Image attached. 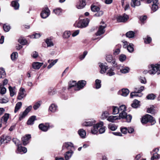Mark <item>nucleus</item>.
Segmentation results:
<instances>
[{"instance_id": "3c124183", "label": "nucleus", "mask_w": 160, "mask_h": 160, "mask_svg": "<svg viewBox=\"0 0 160 160\" xmlns=\"http://www.w3.org/2000/svg\"><path fill=\"white\" fill-rule=\"evenodd\" d=\"M18 57V53L17 52H14L11 55V58L12 60H15Z\"/></svg>"}, {"instance_id": "58836bf2", "label": "nucleus", "mask_w": 160, "mask_h": 160, "mask_svg": "<svg viewBox=\"0 0 160 160\" xmlns=\"http://www.w3.org/2000/svg\"><path fill=\"white\" fill-rule=\"evenodd\" d=\"M53 12L57 15H59L62 12V9L60 8H57L54 9Z\"/></svg>"}, {"instance_id": "a878e982", "label": "nucleus", "mask_w": 160, "mask_h": 160, "mask_svg": "<svg viewBox=\"0 0 160 160\" xmlns=\"http://www.w3.org/2000/svg\"><path fill=\"white\" fill-rule=\"evenodd\" d=\"M9 114L7 113H5L1 118V120L2 123L5 124L6 123L9 118Z\"/></svg>"}, {"instance_id": "9d476101", "label": "nucleus", "mask_w": 160, "mask_h": 160, "mask_svg": "<svg viewBox=\"0 0 160 160\" xmlns=\"http://www.w3.org/2000/svg\"><path fill=\"white\" fill-rule=\"evenodd\" d=\"M129 18L128 15L125 14L122 16H119L117 17L116 19L118 22H126Z\"/></svg>"}, {"instance_id": "ddd939ff", "label": "nucleus", "mask_w": 160, "mask_h": 160, "mask_svg": "<svg viewBox=\"0 0 160 160\" xmlns=\"http://www.w3.org/2000/svg\"><path fill=\"white\" fill-rule=\"evenodd\" d=\"M74 148L73 144L70 142H65L63 143L62 146V149L66 148L68 150H71L72 148Z\"/></svg>"}, {"instance_id": "f3484780", "label": "nucleus", "mask_w": 160, "mask_h": 160, "mask_svg": "<svg viewBox=\"0 0 160 160\" xmlns=\"http://www.w3.org/2000/svg\"><path fill=\"white\" fill-rule=\"evenodd\" d=\"M99 67L101 68L100 70V72L102 74L105 73L106 71V70L108 69V66L104 65V64L102 63H100L99 64Z\"/></svg>"}, {"instance_id": "bf43d9fd", "label": "nucleus", "mask_w": 160, "mask_h": 160, "mask_svg": "<svg viewBox=\"0 0 160 160\" xmlns=\"http://www.w3.org/2000/svg\"><path fill=\"white\" fill-rule=\"evenodd\" d=\"M158 8V6L157 4H153L152 5L151 9L153 12H154L157 10Z\"/></svg>"}, {"instance_id": "f03ea898", "label": "nucleus", "mask_w": 160, "mask_h": 160, "mask_svg": "<svg viewBox=\"0 0 160 160\" xmlns=\"http://www.w3.org/2000/svg\"><path fill=\"white\" fill-rule=\"evenodd\" d=\"M148 73L150 74H160V63L155 64H152L148 66Z\"/></svg>"}, {"instance_id": "a211bd4d", "label": "nucleus", "mask_w": 160, "mask_h": 160, "mask_svg": "<svg viewBox=\"0 0 160 160\" xmlns=\"http://www.w3.org/2000/svg\"><path fill=\"white\" fill-rule=\"evenodd\" d=\"M31 138V135L28 134L22 138V140L24 145H26L28 143V141Z\"/></svg>"}, {"instance_id": "e433bc0d", "label": "nucleus", "mask_w": 160, "mask_h": 160, "mask_svg": "<svg viewBox=\"0 0 160 160\" xmlns=\"http://www.w3.org/2000/svg\"><path fill=\"white\" fill-rule=\"evenodd\" d=\"M22 106V103L21 102H18L16 105L15 110H14V112L16 113L21 108V106Z\"/></svg>"}, {"instance_id": "f257e3e1", "label": "nucleus", "mask_w": 160, "mask_h": 160, "mask_svg": "<svg viewBox=\"0 0 160 160\" xmlns=\"http://www.w3.org/2000/svg\"><path fill=\"white\" fill-rule=\"evenodd\" d=\"M86 84V81H78L77 82L76 81H70L69 82L68 88L69 89L74 87L75 90H78L83 87Z\"/></svg>"}, {"instance_id": "5701e85b", "label": "nucleus", "mask_w": 160, "mask_h": 160, "mask_svg": "<svg viewBox=\"0 0 160 160\" xmlns=\"http://www.w3.org/2000/svg\"><path fill=\"white\" fill-rule=\"evenodd\" d=\"M135 91L134 92H132L130 93V97L131 98H133L134 97H141L142 95V93H139L137 91V88H135Z\"/></svg>"}, {"instance_id": "20e7f679", "label": "nucleus", "mask_w": 160, "mask_h": 160, "mask_svg": "<svg viewBox=\"0 0 160 160\" xmlns=\"http://www.w3.org/2000/svg\"><path fill=\"white\" fill-rule=\"evenodd\" d=\"M141 121L142 123H146L149 122L152 125L154 124L156 122V121L153 117L149 114H147L143 117Z\"/></svg>"}, {"instance_id": "e2e57ef3", "label": "nucleus", "mask_w": 160, "mask_h": 160, "mask_svg": "<svg viewBox=\"0 0 160 160\" xmlns=\"http://www.w3.org/2000/svg\"><path fill=\"white\" fill-rule=\"evenodd\" d=\"M9 101V99L7 98H3L0 99V102L1 103H6Z\"/></svg>"}, {"instance_id": "6ab92c4d", "label": "nucleus", "mask_w": 160, "mask_h": 160, "mask_svg": "<svg viewBox=\"0 0 160 160\" xmlns=\"http://www.w3.org/2000/svg\"><path fill=\"white\" fill-rule=\"evenodd\" d=\"M141 5L139 0H131V6L133 8H135L136 6H138Z\"/></svg>"}, {"instance_id": "4c0bfd02", "label": "nucleus", "mask_w": 160, "mask_h": 160, "mask_svg": "<svg viewBox=\"0 0 160 160\" xmlns=\"http://www.w3.org/2000/svg\"><path fill=\"white\" fill-rule=\"evenodd\" d=\"M112 114H117L119 113V108L117 106H113L112 107Z\"/></svg>"}, {"instance_id": "79ce46f5", "label": "nucleus", "mask_w": 160, "mask_h": 160, "mask_svg": "<svg viewBox=\"0 0 160 160\" xmlns=\"http://www.w3.org/2000/svg\"><path fill=\"white\" fill-rule=\"evenodd\" d=\"M139 102L137 100H135L132 104V106L134 108H138L139 105Z\"/></svg>"}, {"instance_id": "13d9d810", "label": "nucleus", "mask_w": 160, "mask_h": 160, "mask_svg": "<svg viewBox=\"0 0 160 160\" xmlns=\"http://www.w3.org/2000/svg\"><path fill=\"white\" fill-rule=\"evenodd\" d=\"M126 57L125 55L124 54H121L119 57V60L121 62H123L126 60Z\"/></svg>"}, {"instance_id": "473e14b6", "label": "nucleus", "mask_w": 160, "mask_h": 160, "mask_svg": "<svg viewBox=\"0 0 160 160\" xmlns=\"http://www.w3.org/2000/svg\"><path fill=\"white\" fill-rule=\"evenodd\" d=\"M78 133L79 136L82 138H84L86 135L85 131L82 129H81L78 131Z\"/></svg>"}, {"instance_id": "2f4dec72", "label": "nucleus", "mask_w": 160, "mask_h": 160, "mask_svg": "<svg viewBox=\"0 0 160 160\" xmlns=\"http://www.w3.org/2000/svg\"><path fill=\"white\" fill-rule=\"evenodd\" d=\"M6 73L4 68H0V79H4L6 77Z\"/></svg>"}, {"instance_id": "c756f323", "label": "nucleus", "mask_w": 160, "mask_h": 160, "mask_svg": "<svg viewBox=\"0 0 160 160\" xmlns=\"http://www.w3.org/2000/svg\"><path fill=\"white\" fill-rule=\"evenodd\" d=\"M9 89L11 96L13 97L16 94L15 88V87H12L11 86H9Z\"/></svg>"}, {"instance_id": "9b49d317", "label": "nucleus", "mask_w": 160, "mask_h": 160, "mask_svg": "<svg viewBox=\"0 0 160 160\" xmlns=\"http://www.w3.org/2000/svg\"><path fill=\"white\" fill-rule=\"evenodd\" d=\"M25 89L23 88H21L20 89L17 98L19 100H22V99L26 95V94L25 93Z\"/></svg>"}, {"instance_id": "a18cd8bd", "label": "nucleus", "mask_w": 160, "mask_h": 160, "mask_svg": "<svg viewBox=\"0 0 160 160\" xmlns=\"http://www.w3.org/2000/svg\"><path fill=\"white\" fill-rule=\"evenodd\" d=\"M108 70L107 74L109 76H112L115 74V73L113 72V70L112 68H109Z\"/></svg>"}, {"instance_id": "7ed1b4c3", "label": "nucleus", "mask_w": 160, "mask_h": 160, "mask_svg": "<svg viewBox=\"0 0 160 160\" xmlns=\"http://www.w3.org/2000/svg\"><path fill=\"white\" fill-rule=\"evenodd\" d=\"M89 22V20L88 18L80 20L78 22H76L74 25L76 27L79 28H84L86 27Z\"/></svg>"}, {"instance_id": "338daca9", "label": "nucleus", "mask_w": 160, "mask_h": 160, "mask_svg": "<svg viewBox=\"0 0 160 160\" xmlns=\"http://www.w3.org/2000/svg\"><path fill=\"white\" fill-rule=\"evenodd\" d=\"M41 36L40 33H36L32 35L31 38H37L40 37Z\"/></svg>"}, {"instance_id": "37998d69", "label": "nucleus", "mask_w": 160, "mask_h": 160, "mask_svg": "<svg viewBox=\"0 0 160 160\" xmlns=\"http://www.w3.org/2000/svg\"><path fill=\"white\" fill-rule=\"evenodd\" d=\"M134 45L132 43H129L128 45V46L127 48V50L129 52H132L134 51V48H133Z\"/></svg>"}, {"instance_id": "39448f33", "label": "nucleus", "mask_w": 160, "mask_h": 160, "mask_svg": "<svg viewBox=\"0 0 160 160\" xmlns=\"http://www.w3.org/2000/svg\"><path fill=\"white\" fill-rule=\"evenodd\" d=\"M119 116L122 119H123L126 116V107L124 105H122L119 107Z\"/></svg>"}, {"instance_id": "774afa93", "label": "nucleus", "mask_w": 160, "mask_h": 160, "mask_svg": "<svg viewBox=\"0 0 160 160\" xmlns=\"http://www.w3.org/2000/svg\"><path fill=\"white\" fill-rule=\"evenodd\" d=\"M159 158V155L157 153L153 154V156L151 158V160H154L155 159H158Z\"/></svg>"}, {"instance_id": "423d86ee", "label": "nucleus", "mask_w": 160, "mask_h": 160, "mask_svg": "<svg viewBox=\"0 0 160 160\" xmlns=\"http://www.w3.org/2000/svg\"><path fill=\"white\" fill-rule=\"evenodd\" d=\"M50 11L48 8L47 7L42 9L41 13V16L43 18H47L50 15Z\"/></svg>"}, {"instance_id": "c9c22d12", "label": "nucleus", "mask_w": 160, "mask_h": 160, "mask_svg": "<svg viewBox=\"0 0 160 160\" xmlns=\"http://www.w3.org/2000/svg\"><path fill=\"white\" fill-rule=\"evenodd\" d=\"M130 68L127 67H125L120 69V72L123 73H126L129 72Z\"/></svg>"}, {"instance_id": "bb28decb", "label": "nucleus", "mask_w": 160, "mask_h": 160, "mask_svg": "<svg viewBox=\"0 0 160 160\" xmlns=\"http://www.w3.org/2000/svg\"><path fill=\"white\" fill-rule=\"evenodd\" d=\"M95 123V120L92 121H87L84 122L82 125L83 126H91L94 124Z\"/></svg>"}, {"instance_id": "5fc2aeb1", "label": "nucleus", "mask_w": 160, "mask_h": 160, "mask_svg": "<svg viewBox=\"0 0 160 160\" xmlns=\"http://www.w3.org/2000/svg\"><path fill=\"white\" fill-rule=\"evenodd\" d=\"M18 42L22 45H25L27 43V41L25 39L22 38H20L18 40Z\"/></svg>"}, {"instance_id": "603ef678", "label": "nucleus", "mask_w": 160, "mask_h": 160, "mask_svg": "<svg viewBox=\"0 0 160 160\" xmlns=\"http://www.w3.org/2000/svg\"><path fill=\"white\" fill-rule=\"evenodd\" d=\"M144 42L146 44L149 43L152 41L151 38L148 36H147L146 38H144Z\"/></svg>"}, {"instance_id": "412c9836", "label": "nucleus", "mask_w": 160, "mask_h": 160, "mask_svg": "<svg viewBox=\"0 0 160 160\" xmlns=\"http://www.w3.org/2000/svg\"><path fill=\"white\" fill-rule=\"evenodd\" d=\"M58 60L55 59L54 60L49 59L48 61V62L49 64L47 68L48 69L51 68L53 66H54L57 62Z\"/></svg>"}, {"instance_id": "a19ab883", "label": "nucleus", "mask_w": 160, "mask_h": 160, "mask_svg": "<svg viewBox=\"0 0 160 160\" xmlns=\"http://www.w3.org/2000/svg\"><path fill=\"white\" fill-rule=\"evenodd\" d=\"M135 33L132 31H130L127 32L126 34L127 37L131 38H132L134 36Z\"/></svg>"}, {"instance_id": "0e129e2a", "label": "nucleus", "mask_w": 160, "mask_h": 160, "mask_svg": "<svg viewBox=\"0 0 160 160\" xmlns=\"http://www.w3.org/2000/svg\"><path fill=\"white\" fill-rule=\"evenodd\" d=\"M26 83L28 85L29 87L32 86L35 84L34 82L32 81H28Z\"/></svg>"}, {"instance_id": "c03bdc74", "label": "nucleus", "mask_w": 160, "mask_h": 160, "mask_svg": "<svg viewBox=\"0 0 160 160\" xmlns=\"http://www.w3.org/2000/svg\"><path fill=\"white\" fill-rule=\"evenodd\" d=\"M155 98L156 96L153 93L149 94L146 97L147 99L148 100H153Z\"/></svg>"}, {"instance_id": "cd10ccee", "label": "nucleus", "mask_w": 160, "mask_h": 160, "mask_svg": "<svg viewBox=\"0 0 160 160\" xmlns=\"http://www.w3.org/2000/svg\"><path fill=\"white\" fill-rule=\"evenodd\" d=\"M44 41L47 44L48 47H51L54 46V44L50 38H47L45 39Z\"/></svg>"}, {"instance_id": "8fccbe9b", "label": "nucleus", "mask_w": 160, "mask_h": 160, "mask_svg": "<svg viewBox=\"0 0 160 160\" xmlns=\"http://www.w3.org/2000/svg\"><path fill=\"white\" fill-rule=\"evenodd\" d=\"M91 10L93 12H97L100 10L99 8L96 6H91Z\"/></svg>"}, {"instance_id": "2eb2a0df", "label": "nucleus", "mask_w": 160, "mask_h": 160, "mask_svg": "<svg viewBox=\"0 0 160 160\" xmlns=\"http://www.w3.org/2000/svg\"><path fill=\"white\" fill-rule=\"evenodd\" d=\"M43 64V62H34L32 64V67L35 69H38Z\"/></svg>"}, {"instance_id": "69168bd1", "label": "nucleus", "mask_w": 160, "mask_h": 160, "mask_svg": "<svg viewBox=\"0 0 160 160\" xmlns=\"http://www.w3.org/2000/svg\"><path fill=\"white\" fill-rule=\"evenodd\" d=\"M126 118L127 122H131L132 119V117L130 115H127V114L126 113V116H125L124 118Z\"/></svg>"}, {"instance_id": "1a4fd4ad", "label": "nucleus", "mask_w": 160, "mask_h": 160, "mask_svg": "<svg viewBox=\"0 0 160 160\" xmlns=\"http://www.w3.org/2000/svg\"><path fill=\"white\" fill-rule=\"evenodd\" d=\"M32 108V106H28L24 111V112H21L19 114V120L21 121L22 119L28 114Z\"/></svg>"}, {"instance_id": "4d7b16f0", "label": "nucleus", "mask_w": 160, "mask_h": 160, "mask_svg": "<svg viewBox=\"0 0 160 160\" xmlns=\"http://www.w3.org/2000/svg\"><path fill=\"white\" fill-rule=\"evenodd\" d=\"M3 28L5 32H8L10 29V27L9 25H7L6 24H4L3 25Z\"/></svg>"}, {"instance_id": "de8ad7c7", "label": "nucleus", "mask_w": 160, "mask_h": 160, "mask_svg": "<svg viewBox=\"0 0 160 160\" xmlns=\"http://www.w3.org/2000/svg\"><path fill=\"white\" fill-rule=\"evenodd\" d=\"M71 35V32L69 31H65L63 34V37L64 38H68Z\"/></svg>"}, {"instance_id": "6e6552de", "label": "nucleus", "mask_w": 160, "mask_h": 160, "mask_svg": "<svg viewBox=\"0 0 160 160\" xmlns=\"http://www.w3.org/2000/svg\"><path fill=\"white\" fill-rule=\"evenodd\" d=\"M103 123L102 122H100L99 123L94 125L91 130V132L93 134H96L98 131V128L103 126Z\"/></svg>"}, {"instance_id": "6e6d98bb", "label": "nucleus", "mask_w": 160, "mask_h": 160, "mask_svg": "<svg viewBox=\"0 0 160 160\" xmlns=\"http://www.w3.org/2000/svg\"><path fill=\"white\" fill-rule=\"evenodd\" d=\"M95 88L96 89H98L101 87V81H95Z\"/></svg>"}, {"instance_id": "680f3d73", "label": "nucleus", "mask_w": 160, "mask_h": 160, "mask_svg": "<svg viewBox=\"0 0 160 160\" xmlns=\"http://www.w3.org/2000/svg\"><path fill=\"white\" fill-rule=\"evenodd\" d=\"M88 53V52L86 51H85L84 52L83 54L81 55L79 57V59L81 60H82L87 55V54Z\"/></svg>"}, {"instance_id": "4be33fe9", "label": "nucleus", "mask_w": 160, "mask_h": 160, "mask_svg": "<svg viewBox=\"0 0 160 160\" xmlns=\"http://www.w3.org/2000/svg\"><path fill=\"white\" fill-rule=\"evenodd\" d=\"M121 118L119 116H111L107 118V120L109 122H114L115 120L120 119Z\"/></svg>"}, {"instance_id": "0eeeda50", "label": "nucleus", "mask_w": 160, "mask_h": 160, "mask_svg": "<svg viewBox=\"0 0 160 160\" xmlns=\"http://www.w3.org/2000/svg\"><path fill=\"white\" fill-rule=\"evenodd\" d=\"M101 23H102L103 25H101L99 26L97 32L96 33V35L97 36H100L105 32V28L106 27V25L104 24L103 22H102Z\"/></svg>"}, {"instance_id": "c85d7f7f", "label": "nucleus", "mask_w": 160, "mask_h": 160, "mask_svg": "<svg viewBox=\"0 0 160 160\" xmlns=\"http://www.w3.org/2000/svg\"><path fill=\"white\" fill-rule=\"evenodd\" d=\"M35 120H36V116H32L29 118L27 121V123L28 125H32Z\"/></svg>"}, {"instance_id": "49530a36", "label": "nucleus", "mask_w": 160, "mask_h": 160, "mask_svg": "<svg viewBox=\"0 0 160 160\" xmlns=\"http://www.w3.org/2000/svg\"><path fill=\"white\" fill-rule=\"evenodd\" d=\"M0 93L1 94H4L6 92V89L5 87H3L2 85H0Z\"/></svg>"}, {"instance_id": "4468645a", "label": "nucleus", "mask_w": 160, "mask_h": 160, "mask_svg": "<svg viewBox=\"0 0 160 160\" xmlns=\"http://www.w3.org/2000/svg\"><path fill=\"white\" fill-rule=\"evenodd\" d=\"M39 128L41 130L46 132L48 131L49 128V125L48 124H44L43 123L40 124L38 126Z\"/></svg>"}, {"instance_id": "052dcab7", "label": "nucleus", "mask_w": 160, "mask_h": 160, "mask_svg": "<svg viewBox=\"0 0 160 160\" xmlns=\"http://www.w3.org/2000/svg\"><path fill=\"white\" fill-rule=\"evenodd\" d=\"M108 128L112 131H115L117 128V127L113 124L109 125Z\"/></svg>"}, {"instance_id": "f8f14e48", "label": "nucleus", "mask_w": 160, "mask_h": 160, "mask_svg": "<svg viewBox=\"0 0 160 160\" xmlns=\"http://www.w3.org/2000/svg\"><path fill=\"white\" fill-rule=\"evenodd\" d=\"M129 92V91L128 89L123 88L118 91V94L123 97H126L128 94Z\"/></svg>"}, {"instance_id": "393cba45", "label": "nucleus", "mask_w": 160, "mask_h": 160, "mask_svg": "<svg viewBox=\"0 0 160 160\" xmlns=\"http://www.w3.org/2000/svg\"><path fill=\"white\" fill-rule=\"evenodd\" d=\"M2 139V141L3 143H8L11 140V137L6 135H3L1 137Z\"/></svg>"}, {"instance_id": "dca6fc26", "label": "nucleus", "mask_w": 160, "mask_h": 160, "mask_svg": "<svg viewBox=\"0 0 160 160\" xmlns=\"http://www.w3.org/2000/svg\"><path fill=\"white\" fill-rule=\"evenodd\" d=\"M86 5V2L85 0H80L76 5V7L78 9H82Z\"/></svg>"}, {"instance_id": "b1692460", "label": "nucleus", "mask_w": 160, "mask_h": 160, "mask_svg": "<svg viewBox=\"0 0 160 160\" xmlns=\"http://www.w3.org/2000/svg\"><path fill=\"white\" fill-rule=\"evenodd\" d=\"M73 152L71 150L67 152L64 154V157L66 160H69L72 157Z\"/></svg>"}, {"instance_id": "ea45409f", "label": "nucleus", "mask_w": 160, "mask_h": 160, "mask_svg": "<svg viewBox=\"0 0 160 160\" xmlns=\"http://www.w3.org/2000/svg\"><path fill=\"white\" fill-rule=\"evenodd\" d=\"M109 113L107 111H105L103 112L101 117V118L102 119H104L108 118L109 116Z\"/></svg>"}, {"instance_id": "09e8293b", "label": "nucleus", "mask_w": 160, "mask_h": 160, "mask_svg": "<svg viewBox=\"0 0 160 160\" xmlns=\"http://www.w3.org/2000/svg\"><path fill=\"white\" fill-rule=\"evenodd\" d=\"M41 102L38 101L35 103L33 106V108L35 110H37L41 106Z\"/></svg>"}, {"instance_id": "f704fd0d", "label": "nucleus", "mask_w": 160, "mask_h": 160, "mask_svg": "<svg viewBox=\"0 0 160 160\" xmlns=\"http://www.w3.org/2000/svg\"><path fill=\"white\" fill-rule=\"evenodd\" d=\"M154 108H155L154 106L153 105H152L150 106V108H149L147 109V112L148 113L154 114L155 112V110Z\"/></svg>"}, {"instance_id": "864d4df0", "label": "nucleus", "mask_w": 160, "mask_h": 160, "mask_svg": "<svg viewBox=\"0 0 160 160\" xmlns=\"http://www.w3.org/2000/svg\"><path fill=\"white\" fill-rule=\"evenodd\" d=\"M106 60L108 62H111L113 60L112 56L111 55H108L106 56Z\"/></svg>"}, {"instance_id": "72a5a7b5", "label": "nucleus", "mask_w": 160, "mask_h": 160, "mask_svg": "<svg viewBox=\"0 0 160 160\" xmlns=\"http://www.w3.org/2000/svg\"><path fill=\"white\" fill-rule=\"evenodd\" d=\"M11 4L15 9L18 10L19 9V4L18 2L12 1L11 2Z\"/></svg>"}, {"instance_id": "7c9ffc66", "label": "nucleus", "mask_w": 160, "mask_h": 160, "mask_svg": "<svg viewBox=\"0 0 160 160\" xmlns=\"http://www.w3.org/2000/svg\"><path fill=\"white\" fill-rule=\"evenodd\" d=\"M57 106L55 104H52L49 107V110L52 112H55L57 110Z\"/></svg>"}, {"instance_id": "aec40b11", "label": "nucleus", "mask_w": 160, "mask_h": 160, "mask_svg": "<svg viewBox=\"0 0 160 160\" xmlns=\"http://www.w3.org/2000/svg\"><path fill=\"white\" fill-rule=\"evenodd\" d=\"M17 152V153L22 152L24 153H25L27 152V149L25 147H22L20 145H18V146Z\"/></svg>"}]
</instances>
